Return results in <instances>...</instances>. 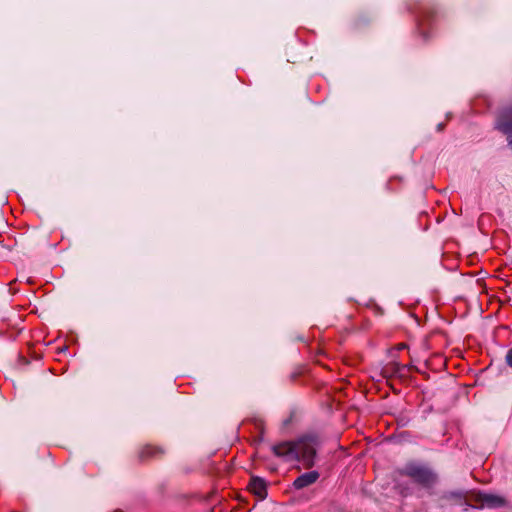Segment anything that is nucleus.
Segmentation results:
<instances>
[{"mask_svg": "<svg viewBox=\"0 0 512 512\" xmlns=\"http://www.w3.org/2000/svg\"><path fill=\"white\" fill-rule=\"evenodd\" d=\"M317 440L314 437H302L296 441L282 442L272 446L273 453L285 461H299L306 468L314 465Z\"/></svg>", "mask_w": 512, "mask_h": 512, "instance_id": "nucleus-1", "label": "nucleus"}, {"mask_svg": "<svg viewBox=\"0 0 512 512\" xmlns=\"http://www.w3.org/2000/svg\"><path fill=\"white\" fill-rule=\"evenodd\" d=\"M407 474L415 481L423 484H429L434 480L433 474L429 470L421 467H409Z\"/></svg>", "mask_w": 512, "mask_h": 512, "instance_id": "nucleus-2", "label": "nucleus"}, {"mask_svg": "<svg viewBox=\"0 0 512 512\" xmlns=\"http://www.w3.org/2000/svg\"><path fill=\"white\" fill-rule=\"evenodd\" d=\"M507 505V500L503 496L492 494V493H482V508H500Z\"/></svg>", "mask_w": 512, "mask_h": 512, "instance_id": "nucleus-3", "label": "nucleus"}, {"mask_svg": "<svg viewBox=\"0 0 512 512\" xmlns=\"http://www.w3.org/2000/svg\"><path fill=\"white\" fill-rule=\"evenodd\" d=\"M498 128L507 135L508 143L512 146V107L504 112L502 119L498 122Z\"/></svg>", "mask_w": 512, "mask_h": 512, "instance_id": "nucleus-4", "label": "nucleus"}, {"mask_svg": "<svg viewBox=\"0 0 512 512\" xmlns=\"http://www.w3.org/2000/svg\"><path fill=\"white\" fill-rule=\"evenodd\" d=\"M318 478H319V473L317 471L306 472V473L301 474L299 477H297L294 480L293 486L296 489H303V488L315 483Z\"/></svg>", "mask_w": 512, "mask_h": 512, "instance_id": "nucleus-5", "label": "nucleus"}, {"mask_svg": "<svg viewBox=\"0 0 512 512\" xmlns=\"http://www.w3.org/2000/svg\"><path fill=\"white\" fill-rule=\"evenodd\" d=\"M249 489L259 498H264L266 496V484L261 478L253 477L249 483Z\"/></svg>", "mask_w": 512, "mask_h": 512, "instance_id": "nucleus-6", "label": "nucleus"}, {"mask_svg": "<svg viewBox=\"0 0 512 512\" xmlns=\"http://www.w3.org/2000/svg\"><path fill=\"white\" fill-rule=\"evenodd\" d=\"M161 453H162V451L158 448H155L153 446H145L140 451V457L144 459V458H148V457H154Z\"/></svg>", "mask_w": 512, "mask_h": 512, "instance_id": "nucleus-7", "label": "nucleus"}, {"mask_svg": "<svg viewBox=\"0 0 512 512\" xmlns=\"http://www.w3.org/2000/svg\"><path fill=\"white\" fill-rule=\"evenodd\" d=\"M506 361L508 365L512 366V348L507 352Z\"/></svg>", "mask_w": 512, "mask_h": 512, "instance_id": "nucleus-8", "label": "nucleus"}, {"mask_svg": "<svg viewBox=\"0 0 512 512\" xmlns=\"http://www.w3.org/2000/svg\"><path fill=\"white\" fill-rule=\"evenodd\" d=\"M444 129V125L442 123L438 124L437 130L442 131Z\"/></svg>", "mask_w": 512, "mask_h": 512, "instance_id": "nucleus-9", "label": "nucleus"}, {"mask_svg": "<svg viewBox=\"0 0 512 512\" xmlns=\"http://www.w3.org/2000/svg\"><path fill=\"white\" fill-rule=\"evenodd\" d=\"M481 289H482V294L484 293V285L482 284L481 286Z\"/></svg>", "mask_w": 512, "mask_h": 512, "instance_id": "nucleus-10", "label": "nucleus"}]
</instances>
